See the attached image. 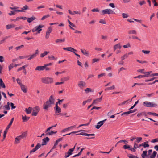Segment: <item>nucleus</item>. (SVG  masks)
I'll use <instances>...</instances> for the list:
<instances>
[{
    "mask_svg": "<svg viewBox=\"0 0 158 158\" xmlns=\"http://www.w3.org/2000/svg\"><path fill=\"white\" fill-rule=\"evenodd\" d=\"M151 142L152 143H153L158 142V138L155 139H152V140Z\"/></svg>",
    "mask_w": 158,
    "mask_h": 158,
    "instance_id": "nucleus-63",
    "label": "nucleus"
},
{
    "mask_svg": "<svg viewBox=\"0 0 158 158\" xmlns=\"http://www.w3.org/2000/svg\"><path fill=\"white\" fill-rule=\"evenodd\" d=\"M15 27V25L13 24H10L6 25V27L7 29H10Z\"/></svg>",
    "mask_w": 158,
    "mask_h": 158,
    "instance_id": "nucleus-37",
    "label": "nucleus"
},
{
    "mask_svg": "<svg viewBox=\"0 0 158 158\" xmlns=\"http://www.w3.org/2000/svg\"><path fill=\"white\" fill-rule=\"evenodd\" d=\"M35 19V18L34 16H32L31 18H28L27 19V21L29 23H31Z\"/></svg>",
    "mask_w": 158,
    "mask_h": 158,
    "instance_id": "nucleus-31",
    "label": "nucleus"
},
{
    "mask_svg": "<svg viewBox=\"0 0 158 158\" xmlns=\"http://www.w3.org/2000/svg\"><path fill=\"white\" fill-rule=\"evenodd\" d=\"M68 22L70 26H72L73 27H75V25L72 22H71L69 20H68Z\"/></svg>",
    "mask_w": 158,
    "mask_h": 158,
    "instance_id": "nucleus-60",
    "label": "nucleus"
},
{
    "mask_svg": "<svg viewBox=\"0 0 158 158\" xmlns=\"http://www.w3.org/2000/svg\"><path fill=\"white\" fill-rule=\"evenodd\" d=\"M48 58L50 60H57V58L56 57H55L54 56L50 55L48 56Z\"/></svg>",
    "mask_w": 158,
    "mask_h": 158,
    "instance_id": "nucleus-25",
    "label": "nucleus"
},
{
    "mask_svg": "<svg viewBox=\"0 0 158 158\" xmlns=\"http://www.w3.org/2000/svg\"><path fill=\"white\" fill-rule=\"evenodd\" d=\"M81 52L84 55L86 56H89V53L88 51H87L85 49L82 50L81 49Z\"/></svg>",
    "mask_w": 158,
    "mask_h": 158,
    "instance_id": "nucleus-24",
    "label": "nucleus"
},
{
    "mask_svg": "<svg viewBox=\"0 0 158 158\" xmlns=\"http://www.w3.org/2000/svg\"><path fill=\"white\" fill-rule=\"evenodd\" d=\"M121 46L120 43L117 44L114 46V51H115L116 49L118 48L120 49L121 48Z\"/></svg>",
    "mask_w": 158,
    "mask_h": 158,
    "instance_id": "nucleus-21",
    "label": "nucleus"
},
{
    "mask_svg": "<svg viewBox=\"0 0 158 158\" xmlns=\"http://www.w3.org/2000/svg\"><path fill=\"white\" fill-rule=\"evenodd\" d=\"M49 139L48 137H46L42 140V144H40V143H38L34 148L33 149L31 150L30 151V153L31 154L32 152H35L36 150L40 148L41 146L46 145L47 142L49 141Z\"/></svg>",
    "mask_w": 158,
    "mask_h": 158,
    "instance_id": "nucleus-1",
    "label": "nucleus"
},
{
    "mask_svg": "<svg viewBox=\"0 0 158 158\" xmlns=\"http://www.w3.org/2000/svg\"><path fill=\"white\" fill-rule=\"evenodd\" d=\"M106 120V119H105L103 120L98 122L97 123V125L95 126V127L98 129H99L104 124L105 121Z\"/></svg>",
    "mask_w": 158,
    "mask_h": 158,
    "instance_id": "nucleus-10",
    "label": "nucleus"
},
{
    "mask_svg": "<svg viewBox=\"0 0 158 158\" xmlns=\"http://www.w3.org/2000/svg\"><path fill=\"white\" fill-rule=\"evenodd\" d=\"M39 52L38 49L36 50L35 51V52L32 55L30 56L32 59L34 58L35 57L39 54Z\"/></svg>",
    "mask_w": 158,
    "mask_h": 158,
    "instance_id": "nucleus-22",
    "label": "nucleus"
},
{
    "mask_svg": "<svg viewBox=\"0 0 158 158\" xmlns=\"http://www.w3.org/2000/svg\"><path fill=\"white\" fill-rule=\"evenodd\" d=\"M14 120V118H12L11 120L10 123H9V125H8V126L6 127L5 130L4 131V134H3L4 139L6 137V135L8 132L9 129L10 127V126L12 125Z\"/></svg>",
    "mask_w": 158,
    "mask_h": 158,
    "instance_id": "nucleus-6",
    "label": "nucleus"
},
{
    "mask_svg": "<svg viewBox=\"0 0 158 158\" xmlns=\"http://www.w3.org/2000/svg\"><path fill=\"white\" fill-rule=\"evenodd\" d=\"M122 17L123 18H127L128 17L129 15L127 14L123 13L122 14Z\"/></svg>",
    "mask_w": 158,
    "mask_h": 158,
    "instance_id": "nucleus-47",
    "label": "nucleus"
},
{
    "mask_svg": "<svg viewBox=\"0 0 158 158\" xmlns=\"http://www.w3.org/2000/svg\"><path fill=\"white\" fill-rule=\"evenodd\" d=\"M47 101L48 102L52 105L54 103L55 99L54 98L53 95H51L49 97L48 100Z\"/></svg>",
    "mask_w": 158,
    "mask_h": 158,
    "instance_id": "nucleus-12",
    "label": "nucleus"
},
{
    "mask_svg": "<svg viewBox=\"0 0 158 158\" xmlns=\"http://www.w3.org/2000/svg\"><path fill=\"white\" fill-rule=\"evenodd\" d=\"M63 49L64 50L69 51L73 53H74V52H77V50H76L71 47L64 48Z\"/></svg>",
    "mask_w": 158,
    "mask_h": 158,
    "instance_id": "nucleus-11",
    "label": "nucleus"
},
{
    "mask_svg": "<svg viewBox=\"0 0 158 158\" xmlns=\"http://www.w3.org/2000/svg\"><path fill=\"white\" fill-rule=\"evenodd\" d=\"M50 16V15H44L42 18L41 19V20H43L49 17Z\"/></svg>",
    "mask_w": 158,
    "mask_h": 158,
    "instance_id": "nucleus-51",
    "label": "nucleus"
},
{
    "mask_svg": "<svg viewBox=\"0 0 158 158\" xmlns=\"http://www.w3.org/2000/svg\"><path fill=\"white\" fill-rule=\"evenodd\" d=\"M17 83L20 85V86H21V85H22L23 84L21 83V81L20 80L19 78L17 79Z\"/></svg>",
    "mask_w": 158,
    "mask_h": 158,
    "instance_id": "nucleus-55",
    "label": "nucleus"
},
{
    "mask_svg": "<svg viewBox=\"0 0 158 158\" xmlns=\"http://www.w3.org/2000/svg\"><path fill=\"white\" fill-rule=\"evenodd\" d=\"M85 82L81 81L79 82L78 85L80 88H82L85 86Z\"/></svg>",
    "mask_w": 158,
    "mask_h": 158,
    "instance_id": "nucleus-15",
    "label": "nucleus"
},
{
    "mask_svg": "<svg viewBox=\"0 0 158 158\" xmlns=\"http://www.w3.org/2000/svg\"><path fill=\"white\" fill-rule=\"evenodd\" d=\"M143 105L145 107L151 108L156 107L157 106L156 103L149 101L144 102L143 103Z\"/></svg>",
    "mask_w": 158,
    "mask_h": 158,
    "instance_id": "nucleus-3",
    "label": "nucleus"
},
{
    "mask_svg": "<svg viewBox=\"0 0 158 158\" xmlns=\"http://www.w3.org/2000/svg\"><path fill=\"white\" fill-rule=\"evenodd\" d=\"M21 10H18V12H25V10H28L29 9V7L27 6V5H26L24 6H23V7L21 8Z\"/></svg>",
    "mask_w": 158,
    "mask_h": 158,
    "instance_id": "nucleus-16",
    "label": "nucleus"
},
{
    "mask_svg": "<svg viewBox=\"0 0 158 158\" xmlns=\"http://www.w3.org/2000/svg\"><path fill=\"white\" fill-rule=\"evenodd\" d=\"M115 88V86L114 85H113L111 86L106 88L105 89V91L110 90H113Z\"/></svg>",
    "mask_w": 158,
    "mask_h": 158,
    "instance_id": "nucleus-30",
    "label": "nucleus"
},
{
    "mask_svg": "<svg viewBox=\"0 0 158 158\" xmlns=\"http://www.w3.org/2000/svg\"><path fill=\"white\" fill-rule=\"evenodd\" d=\"M27 136V132H23L21 135L18 136L15 138V143L17 144L19 143V141L22 139L26 138Z\"/></svg>",
    "mask_w": 158,
    "mask_h": 158,
    "instance_id": "nucleus-2",
    "label": "nucleus"
},
{
    "mask_svg": "<svg viewBox=\"0 0 158 158\" xmlns=\"http://www.w3.org/2000/svg\"><path fill=\"white\" fill-rule=\"evenodd\" d=\"M157 152L155 151H154L153 153L149 156V158H155L157 154Z\"/></svg>",
    "mask_w": 158,
    "mask_h": 158,
    "instance_id": "nucleus-29",
    "label": "nucleus"
},
{
    "mask_svg": "<svg viewBox=\"0 0 158 158\" xmlns=\"http://www.w3.org/2000/svg\"><path fill=\"white\" fill-rule=\"evenodd\" d=\"M152 71L149 72H147L144 73H143L145 75H144V77H148L149 76V75L152 73Z\"/></svg>",
    "mask_w": 158,
    "mask_h": 158,
    "instance_id": "nucleus-33",
    "label": "nucleus"
},
{
    "mask_svg": "<svg viewBox=\"0 0 158 158\" xmlns=\"http://www.w3.org/2000/svg\"><path fill=\"white\" fill-rule=\"evenodd\" d=\"M129 34H137L136 31L134 30H130L128 31Z\"/></svg>",
    "mask_w": 158,
    "mask_h": 158,
    "instance_id": "nucleus-34",
    "label": "nucleus"
},
{
    "mask_svg": "<svg viewBox=\"0 0 158 158\" xmlns=\"http://www.w3.org/2000/svg\"><path fill=\"white\" fill-rule=\"evenodd\" d=\"M52 105L51 104L47 101L44 104L43 108L45 110H47L49 108L52 106Z\"/></svg>",
    "mask_w": 158,
    "mask_h": 158,
    "instance_id": "nucleus-9",
    "label": "nucleus"
},
{
    "mask_svg": "<svg viewBox=\"0 0 158 158\" xmlns=\"http://www.w3.org/2000/svg\"><path fill=\"white\" fill-rule=\"evenodd\" d=\"M20 86L21 87V90L24 93H26L27 92V90L26 86L24 85L23 84L22 85H21V86Z\"/></svg>",
    "mask_w": 158,
    "mask_h": 158,
    "instance_id": "nucleus-19",
    "label": "nucleus"
},
{
    "mask_svg": "<svg viewBox=\"0 0 158 158\" xmlns=\"http://www.w3.org/2000/svg\"><path fill=\"white\" fill-rule=\"evenodd\" d=\"M18 10H15L13 11H11L10 12L8 13V15L10 16H12L15 15L16 12H18Z\"/></svg>",
    "mask_w": 158,
    "mask_h": 158,
    "instance_id": "nucleus-32",
    "label": "nucleus"
},
{
    "mask_svg": "<svg viewBox=\"0 0 158 158\" xmlns=\"http://www.w3.org/2000/svg\"><path fill=\"white\" fill-rule=\"evenodd\" d=\"M1 87L4 89L6 88L5 85L1 79Z\"/></svg>",
    "mask_w": 158,
    "mask_h": 158,
    "instance_id": "nucleus-41",
    "label": "nucleus"
},
{
    "mask_svg": "<svg viewBox=\"0 0 158 158\" xmlns=\"http://www.w3.org/2000/svg\"><path fill=\"white\" fill-rule=\"evenodd\" d=\"M52 31V28L51 27H48V28L47 30V31L46 32V33L50 34V33Z\"/></svg>",
    "mask_w": 158,
    "mask_h": 158,
    "instance_id": "nucleus-52",
    "label": "nucleus"
},
{
    "mask_svg": "<svg viewBox=\"0 0 158 158\" xmlns=\"http://www.w3.org/2000/svg\"><path fill=\"white\" fill-rule=\"evenodd\" d=\"M32 109L34 111H36L37 112H38L39 110V108L38 106H36L33 109Z\"/></svg>",
    "mask_w": 158,
    "mask_h": 158,
    "instance_id": "nucleus-50",
    "label": "nucleus"
},
{
    "mask_svg": "<svg viewBox=\"0 0 158 158\" xmlns=\"http://www.w3.org/2000/svg\"><path fill=\"white\" fill-rule=\"evenodd\" d=\"M69 77L67 76L65 77H63L61 79V81L62 82L67 81L69 79Z\"/></svg>",
    "mask_w": 158,
    "mask_h": 158,
    "instance_id": "nucleus-35",
    "label": "nucleus"
},
{
    "mask_svg": "<svg viewBox=\"0 0 158 158\" xmlns=\"http://www.w3.org/2000/svg\"><path fill=\"white\" fill-rule=\"evenodd\" d=\"M124 142V143L126 144H127L128 143V142L126 140H120L117 143V144H118L120 143H121V142Z\"/></svg>",
    "mask_w": 158,
    "mask_h": 158,
    "instance_id": "nucleus-48",
    "label": "nucleus"
},
{
    "mask_svg": "<svg viewBox=\"0 0 158 158\" xmlns=\"http://www.w3.org/2000/svg\"><path fill=\"white\" fill-rule=\"evenodd\" d=\"M142 52L145 54H148L150 52V51L147 50H143L142 51Z\"/></svg>",
    "mask_w": 158,
    "mask_h": 158,
    "instance_id": "nucleus-58",
    "label": "nucleus"
},
{
    "mask_svg": "<svg viewBox=\"0 0 158 158\" xmlns=\"http://www.w3.org/2000/svg\"><path fill=\"white\" fill-rule=\"evenodd\" d=\"M114 13H115L110 9H106L102 10L100 11V14L102 15L106 14H110Z\"/></svg>",
    "mask_w": 158,
    "mask_h": 158,
    "instance_id": "nucleus-5",
    "label": "nucleus"
},
{
    "mask_svg": "<svg viewBox=\"0 0 158 158\" xmlns=\"http://www.w3.org/2000/svg\"><path fill=\"white\" fill-rule=\"evenodd\" d=\"M129 158H139L137 156H136L134 155L131 154L129 156H128Z\"/></svg>",
    "mask_w": 158,
    "mask_h": 158,
    "instance_id": "nucleus-61",
    "label": "nucleus"
},
{
    "mask_svg": "<svg viewBox=\"0 0 158 158\" xmlns=\"http://www.w3.org/2000/svg\"><path fill=\"white\" fill-rule=\"evenodd\" d=\"M152 152V149L148 150V153L147 154V158H149V156L151 155Z\"/></svg>",
    "mask_w": 158,
    "mask_h": 158,
    "instance_id": "nucleus-44",
    "label": "nucleus"
},
{
    "mask_svg": "<svg viewBox=\"0 0 158 158\" xmlns=\"http://www.w3.org/2000/svg\"><path fill=\"white\" fill-rule=\"evenodd\" d=\"M143 143V147L144 148H146V147H148L149 146V145L148 144L146 143V142H144Z\"/></svg>",
    "mask_w": 158,
    "mask_h": 158,
    "instance_id": "nucleus-59",
    "label": "nucleus"
},
{
    "mask_svg": "<svg viewBox=\"0 0 158 158\" xmlns=\"http://www.w3.org/2000/svg\"><path fill=\"white\" fill-rule=\"evenodd\" d=\"M76 145L77 144L76 143L73 148L69 149L67 152L65 153V158H66L69 157L72 154V152L74 151Z\"/></svg>",
    "mask_w": 158,
    "mask_h": 158,
    "instance_id": "nucleus-8",
    "label": "nucleus"
},
{
    "mask_svg": "<svg viewBox=\"0 0 158 158\" xmlns=\"http://www.w3.org/2000/svg\"><path fill=\"white\" fill-rule=\"evenodd\" d=\"M139 3L140 5H143L146 3V2L144 1H140L139 2Z\"/></svg>",
    "mask_w": 158,
    "mask_h": 158,
    "instance_id": "nucleus-64",
    "label": "nucleus"
},
{
    "mask_svg": "<svg viewBox=\"0 0 158 158\" xmlns=\"http://www.w3.org/2000/svg\"><path fill=\"white\" fill-rule=\"evenodd\" d=\"M45 68L44 64L43 66H37L35 69V70L43 71L45 69Z\"/></svg>",
    "mask_w": 158,
    "mask_h": 158,
    "instance_id": "nucleus-13",
    "label": "nucleus"
},
{
    "mask_svg": "<svg viewBox=\"0 0 158 158\" xmlns=\"http://www.w3.org/2000/svg\"><path fill=\"white\" fill-rule=\"evenodd\" d=\"M24 46L23 45H22L20 46H19L18 47H17L15 48V49L16 51L18 50L21 48H23L24 47Z\"/></svg>",
    "mask_w": 158,
    "mask_h": 158,
    "instance_id": "nucleus-45",
    "label": "nucleus"
},
{
    "mask_svg": "<svg viewBox=\"0 0 158 158\" xmlns=\"http://www.w3.org/2000/svg\"><path fill=\"white\" fill-rule=\"evenodd\" d=\"M147 151H143V153L141 154V156L142 158H145L146 157L147 158Z\"/></svg>",
    "mask_w": 158,
    "mask_h": 158,
    "instance_id": "nucleus-27",
    "label": "nucleus"
},
{
    "mask_svg": "<svg viewBox=\"0 0 158 158\" xmlns=\"http://www.w3.org/2000/svg\"><path fill=\"white\" fill-rule=\"evenodd\" d=\"M56 131H49L47 132L46 135H52L53 134H56Z\"/></svg>",
    "mask_w": 158,
    "mask_h": 158,
    "instance_id": "nucleus-36",
    "label": "nucleus"
},
{
    "mask_svg": "<svg viewBox=\"0 0 158 158\" xmlns=\"http://www.w3.org/2000/svg\"><path fill=\"white\" fill-rule=\"evenodd\" d=\"M9 105H10V103L9 102H8L7 103L6 105H5L3 106V109L5 110H9L10 109V107L9 106Z\"/></svg>",
    "mask_w": 158,
    "mask_h": 158,
    "instance_id": "nucleus-26",
    "label": "nucleus"
},
{
    "mask_svg": "<svg viewBox=\"0 0 158 158\" xmlns=\"http://www.w3.org/2000/svg\"><path fill=\"white\" fill-rule=\"evenodd\" d=\"M68 12L70 14L72 15H74L75 14L79 15H80L81 14V13L80 11H74L73 12L69 10H68Z\"/></svg>",
    "mask_w": 158,
    "mask_h": 158,
    "instance_id": "nucleus-18",
    "label": "nucleus"
},
{
    "mask_svg": "<svg viewBox=\"0 0 158 158\" xmlns=\"http://www.w3.org/2000/svg\"><path fill=\"white\" fill-rule=\"evenodd\" d=\"M137 116L139 117L141 116H144L145 117L147 116L146 113L145 112H142L138 113L137 115Z\"/></svg>",
    "mask_w": 158,
    "mask_h": 158,
    "instance_id": "nucleus-38",
    "label": "nucleus"
},
{
    "mask_svg": "<svg viewBox=\"0 0 158 158\" xmlns=\"http://www.w3.org/2000/svg\"><path fill=\"white\" fill-rule=\"evenodd\" d=\"M56 113H59L61 112V108L60 107L57 108H56Z\"/></svg>",
    "mask_w": 158,
    "mask_h": 158,
    "instance_id": "nucleus-62",
    "label": "nucleus"
},
{
    "mask_svg": "<svg viewBox=\"0 0 158 158\" xmlns=\"http://www.w3.org/2000/svg\"><path fill=\"white\" fill-rule=\"evenodd\" d=\"M32 110V108L29 107L28 109L26 108L25 111L27 114H29L31 113Z\"/></svg>",
    "mask_w": 158,
    "mask_h": 158,
    "instance_id": "nucleus-28",
    "label": "nucleus"
},
{
    "mask_svg": "<svg viewBox=\"0 0 158 158\" xmlns=\"http://www.w3.org/2000/svg\"><path fill=\"white\" fill-rule=\"evenodd\" d=\"M49 53V52H47V51H44V53H41L40 54V57H41L43 58V57H44L45 56L47 55Z\"/></svg>",
    "mask_w": 158,
    "mask_h": 158,
    "instance_id": "nucleus-39",
    "label": "nucleus"
},
{
    "mask_svg": "<svg viewBox=\"0 0 158 158\" xmlns=\"http://www.w3.org/2000/svg\"><path fill=\"white\" fill-rule=\"evenodd\" d=\"M41 80L43 83L46 84H51L53 82V79L48 77H43Z\"/></svg>",
    "mask_w": 158,
    "mask_h": 158,
    "instance_id": "nucleus-4",
    "label": "nucleus"
},
{
    "mask_svg": "<svg viewBox=\"0 0 158 158\" xmlns=\"http://www.w3.org/2000/svg\"><path fill=\"white\" fill-rule=\"evenodd\" d=\"M99 59H97V58H94L92 60V62L93 63H94L95 62H98L99 61Z\"/></svg>",
    "mask_w": 158,
    "mask_h": 158,
    "instance_id": "nucleus-57",
    "label": "nucleus"
},
{
    "mask_svg": "<svg viewBox=\"0 0 158 158\" xmlns=\"http://www.w3.org/2000/svg\"><path fill=\"white\" fill-rule=\"evenodd\" d=\"M44 27V26L42 25H40L38 26L35 27V28L32 30V31L33 32H35L37 31V33H40L42 29L41 28Z\"/></svg>",
    "mask_w": 158,
    "mask_h": 158,
    "instance_id": "nucleus-7",
    "label": "nucleus"
},
{
    "mask_svg": "<svg viewBox=\"0 0 158 158\" xmlns=\"http://www.w3.org/2000/svg\"><path fill=\"white\" fill-rule=\"evenodd\" d=\"M128 57V55L127 53L124 54L123 56H122L121 58L122 60H123L127 58Z\"/></svg>",
    "mask_w": 158,
    "mask_h": 158,
    "instance_id": "nucleus-40",
    "label": "nucleus"
},
{
    "mask_svg": "<svg viewBox=\"0 0 158 158\" xmlns=\"http://www.w3.org/2000/svg\"><path fill=\"white\" fill-rule=\"evenodd\" d=\"M10 37V36H6L4 38H2V40H1V44L3 43L4 42L5 40L9 38Z\"/></svg>",
    "mask_w": 158,
    "mask_h": 158,
    "instance_id": "nucleus-43",
    "label": "nucleus"
},
{
    "mask_svg": "<svg viewBox=\"0 0 158 158\" xmlns=\"http://www.w3.org/2000/svg\"><path fill=\"white\" fill-rule=\"evenodd\" d=\"M130 147V146L128 145H125L123 146V148L125 149H129Z\"/></svg>",
    "mask_w": 158,
    "mask_h": 158,
    "instance_id": "nucleus-53",
    "label": "nucleus"
},
{
    "mask_svg": "<svg viewBox=\"0 0 158 158\" xmlns=\"http://www.w3.org/2000/svg\"><path fill=\"white\" fill-rule=\"evenodd\" d=\"M65 39L64 38L61 39H57L56 42V43H61L64 42L65 41Z\"/></svg>",
    "mask_w": 158,
    "mask_h": 158,
    "instance_id": "nucleus-42",
    "label": "nucleus"
},
{
    "mask_svg": "<svg viewBox=\"0 0 158 158\" xmlns=\"http://www.w3.org/2000/svg\"><path fill=\"white\" fill-rule=\"evenodd\" d=\"M85 91L86 93H88L90 92H91L92 91V89L89 88H86V89H85Z\"/></svg>",
    "mask_w": 158,
    "mask_h": 158,
    "instance_id": "nucleus-49",
    "label": "nucleus"
},
{
    "mask_svg": "<svg viewBox=\"0 0 158 158\" xmlns=\"http://www.w3.org/2000/svg\"><path fill=\"white\" fill-rule=\"evenodd\" d=\"M14 66V65L13 64H11L9 66V70L10 71L11 69L13 68Z\"/></svg>",
    "mask_w": 158,
    "mask_h": 158,
    "instance_id": "nucleus-56",
    "label": "nucleus"
},
{
    "mask_svg": "<svg viewBox=\"0 0 158 158\" xmlns=\"http://www.w3.org/2000/svg\"><path fill=\"white\" fill-rule=\"evenodd\" d=\"M19 7H18L17 6H14V7H10V8L12 10H18V9H19Z\"/></svg>",
    "mask_w": 158,
    "mask_h": 158,
    "instance_id": "nucleus-54",
    "label": "nucleus"
},
{
    "mask_svg": "<svg viewBox=\"0 0 158 158\" xmlns=\"http://www.w3.org/2000/svg\"><path fill=\"white\" fill-rule=\"evenodd\" d=\"M27 65H24V66H23L22 67H20L18 69H17V71H19L21 70H22V69H25V68L26 67H27Z\"/></svg>",
    "mask_w": 158,
    "mask_h": 158,
    "instance_id": "nucleus-46",
    "label": "nucleus"
},
{
    "mask_svg": "<svg viewBox=\"0 0 158 158\" xmlns=\"http://www.w3.org/2000/svg\"><path fill=\"white\" fill-rule=\"evenodd\" d=\"M30 118V117H27L26 115L22 116V119L23 122H25L27 121Z\"/></svg>",
    "mask_w": 158,
    "mask_h": 158,
    "instance_id": "nucleus-23",
    "label": "nucleus"
},
{
    "mask_svg": "<svg viewBox=\"0 0 158 158\" xmlns=\"http://www.w3.org/2000/svg\"><path fill=\"white\" fill-rule=\"evenodd\" d=\"M102 97H101L99 98H98L94 100L93 101V104H96L97 103L101 102L102 99Z\"/></svg>",
    "mask_w": 158,
    "mask_h": 158,
    "instance_id": "nucleus-17",
    "label": "nucleus"
},
{
    "mask_svg": "<svg viewBox=\"0 0 158 158\" xmlns=\"http://www.w3.org/2000/svg\"><path fill=\"white\" fill-rule=\"evenodd\" d=\"M63 138H60L57 140L53 146L52 147V149H55L56 148L57 145L58 144V143L62 140Z\"/></svg>",
    "mask_w": 158,
    "mask_h": 158,
    "instance_id": "nucleus-14",
    "label": "nucleus"
},
{
    "mask_svg": "<svg viewBox=\"0 0 158 158\" xmlns=\"http://www.w3.org/2000/svg\"><path fill=\"white\" fill-rule=\"evenodd\" d=\"M20 19H23L24 20H25L26 19H27V18L25 17H18L16 18V19H14L12 20L15 22L18 20H20Z\"/></svg>",
    "mask_w": 158,
    "mask_h": 158,
    "instance_id": "nucleus-20",
    "label": "nucleus"
}]
</instances>
